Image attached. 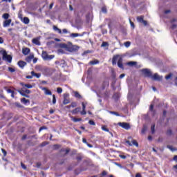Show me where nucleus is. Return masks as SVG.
<instances>
[{"instance_id": "nucleus-34", "label": "nucleus", "mask_w": 177, "mask_h": 177, "mask_svg": "<svg viewBox=\"0 0 177 177\" xmlns=\"http://www.w3.org/2000/svg\"><path fill=\"white\" fill-rule=\"evenodd\" d=\"M151 133H155V124L151 125Z\"/></svg>"}, {"instance_id": "nucleus-10", "label": "nucleus", "mask_w": 177, "mask_h": 177, "mask_svg": "<svg viewBox=\"0 0 177 177\" xmlns=\"http://www.w3.org/2000/svg\"><path fill=\"white\" fill-rule=\"evenodd\" d=\"M11 24H12L11 19H6V21H3V28L8 27Z\"/></svg>"}, {"instance_id": "nucleus-52", "label": "nucleus", "mask_w": 177, "mask_h": 177, "mask_svg": "<svg viewBox=\"0 0 177 177\" xmlns=\"http://www.w3.org/2000/svg\"><path fill=\"white\" fill-rule=\"evenodd\" d=\"M102 11L104 13H106V8H105L104 7L102 8Z\"/></svg>"}, {"instance_id": "nucleus-33", "label": "nucleus", "mask_w": 177, "mask_h": 177, "mask_svg": "<svg viewBox=\"0 0 177 177\" xmlns=\"http://www.w3.org/2000/svg\"><path fill=\"white\" fill-rule=\"evenodd\" d=\"M69 44H61V49H65Z\"/></svg>"}, {"instance_id": "nucleus-43", "label": "nucleus", "mask_w": 177, "mask_h": 177, "mask_svg": "<svg viewBox=\"0 0 177 177\" xmlns=\"http://www.w3.org/2000/svg\"><path fill=\"white\" fill-rule=\"evenodd\" d=\"M64 104H68L69 103V100L68 99L64 100L63 102Z\"/></svg>"}, {"instance_id": "nucleus-37", "label": "nucleus", "mask_w": 177, "mask_h": 177, "mask_svg": "<svg viewBox=\"0 0 177 177\" xmlns=\"http://www.w3.org/2000/svg\"><path fill=\"white\" fill-rule=\"evenodd\" d=\"M53 104H56V97L55 95H53Z\"/></svg>"}, {"instance_id": "nucleus-29", "label": "nucleus", "mask_w": 177, "mask_h": 177, "mask_svg": "<svg viewBox=\"0 0 177 177\" xmlns=\"http://www.w3.org/2000/svg\"><path fill=\"white\" fill-rule=\"evenodd\" d=\"M131 144H132V145L136 146L137 147L139 146V144H138V142L136 140H133Z\"/></svg>"}, {"instance_id": "nucleus-61", "label": "nucleus", "mask_w": 177, "mask_h": 177, "mask_svg": "<svg viewBox=\"0 0 177 177\" xmlns=\"http://www.w3.org/2000/svg\"><path fill=\"white\" fill-rule=\"evenodd\" d=\"M53 7V3H50L49 6V9L51 10Z\"/></svg>"}, {"instance_id": "nucleus-25", "label": "nucleus", "mask_w": 177, "mask_h": 177, "mask_svg": "<svg viewBox=\"0 0 177 177\" xmlns=\"http://www.w3.org/2000/svg\"><path fill=\"white\" fill-rule=\"evenodd\" d=\"M77 37H80V35H79L78 33H72L70 35L71 38H76Z\"/></svg>"}, {"instance_id": "nucleus-54", "label": "nucleus", "mask_w": 177, "mask_h": 177, "mask_svg": "<svg viewBox=\"0 0 177 177\" xmlns=\"http://www.w3.org/2000/svg\"><path fill=\"white\" fill-rule=\"evenodd\" d=\"M62 32H63L64 34H67V33H68L67 29H63V30H62Z\"/></svg>"}, {"instance_id": "nucleus-27", "label": "nucleus", "mask_w": 177, "mask_h": 177, "mask_svg": "<svg viewBox=\"0 0 177 177\" xmlns=\"http://www.w3.org/2000/svg\"><path fill=\"white\" fill-rule=\"evenodd\" d=\"M10 17V15L9 14H7V13H5L2 15V18L7 20Z\"/></svg>"}, {"instance_id": "nucleus-51", "label": "nucleus", "mask_w": 177, "mask_h": 177, "mask_svg": "<svg viewBox=\"0 0 177 177\" xmlns=\"http://www.w3.org/2000/svg\"><path fill=\"white\" fill-rule=\"evenodd\" d=\"M21 168H23L24 169H26V165H24L23 163H21Z\"/></svg>"}, {"instance_id": "nucleus-16", "label": "nucleus", "mask_w": 177, "mask_h": 177, "mask_svg": "<svg viewBox=\"0 0 177 177\" xmlns=\"http://www.w3.org/2000/svg\"><path fill=\"white\" fill-rule=\"evenodd\" d=\"M29 53H30V49H29L28 48H24L23 49V54H24V55H28Z\"/></svg>"}, {"instance_id": "nucleus-1", "label": "nucleus", "mask_w": 177, "mask_h": 177, "mask_svg": "<svg viewBox=\"0 0 177 177\" xmlns=\"http://www.w3.org/2000/svg\"><path fill=\"white\" fill-rule=\"evenodd\" d=\"M122 56L120 55H114L113 58L112 59V64L116 65L118 62V66L121 69H124L123 64H122Z\"/></svg>"}, {"instance_id": "nucleus-58", "label": "nucleus", "mask_w": 177, "mask_h": 177, "mask_svg": "<svg viewBox=\"0 0 177 177\" xmlns=\"http://www.w3.org/2000/svg\"><path fill=\"white\" fill-rule=\"evenodd\" d=\"M49 113H50V114H53V113H55V111H54L53 109H50V110L49 111Z\"/></svg>"}, {"instance_id": "nucleus-39", "label": "nucleus", "mask_w": 177, "mask_h": 177, "mask_svg": "<svg viewBox=\"0 0 177 177\" xmlns=\"http://www.w3.org/2000/svg\"><path fill=\"white\" fill-rule=\"evenodd\" d=\"M167 149H169L171 151H175L176 149L173 148L172 146H167Z\"/></svg>"}, {"instance_id": "nucleus-26", "label": "nucleus", "mask_w": 177, "mask_h": 177, "mask_svg": "<svg viewBox=\"0 0 177 177\" xmlns=\"http://www.w3.org/2000/svg\"><path fill=\"white\" fill-rule=\"evenodd\" d=\"M73 94L75 95V97L77 98L80 99L82 97L81 95L77 91L73 92Z\"/></svg>"}, {"instance_id": "nucleus-55", "label": "nucleus", "mask_w": 177, "mask_h": 177, "mask_svg": "<svg viewBox=\"0 0 177 177\" xmlns=\"http://www.w3.org/2000/svg\"><path fill=\"white\" fill-rule=\"evenodd\" d=\"M119 157H120V158H122L123 159H126L127 158L126 156H124V155H119Z\"/></svg>"}, {"instance_id": "nucleus-44", "label": "nucleus", "mask_w": 177, "mask_h": 177, "mask_svg": "<svg viewBox=\"0 0 177 177\" xmlns=\"http://www.w3.org/2000/svg\"><path fill=\"white\" fill-rule=\"evenodd\" d=\"M125 143H127V146H133V144L130 142V141L129 140H127L125 142Z\"/></svg>"}, {"instance_id": "nucleus-6", "label": "nucleus", "mask_w": 177, "mask_h": 177, "mask_svg": "<svg viewBox=\"0 0 177 177\" xmlns=\"http://www.w3.org/2000/svg\"><path fill=\"white\" fill-rule=\"evenodd\" d=\"M86 105H87V103H84V102L82 103V111H80V115H86Z\"/></svg>"}, {"instance_id": "nucleus-47", "label": "nucleus", "mask_w": 177, "mask_h": 177, "mask_svg": "<svg viewBox=\"0 0 177 177\" xmlns=\"http://www.w3.org/2000/svg\"><path fill=\"white\" fill-rule=\"evenodd\" d=\"M88 123H89L90 125H95V124L94 121H92V120H89Z\"/></svg>"}, {"instance_id": "nucleus-56", "label": "nucleus", "mask_w": 177, "mask_h": 177, "mask_svg": "<svg viewBox=\"0 0 177 177\" xmlns=\"http://www.w3.org/2000/svg\"><path fill=\"white\" fill-rule=\"evenodd\" d=\"M130 24L133 28H134V24L132 22V21L130 19Z\"/></svg>"}, {"instance_id": "nucleus-53", "label": "nucleus", "mask_w": 177, "mask_h": 177, "mask_svg": "<svg viewBox=\"0 0 177 177\" xmlns=\"http://www.w3.org/2000/svg\"><path fill=\"white\" fill-rule=\"evenodd\" d=\"M33 64H36L37 62H38V59L37 58H33Z\"/></svg>"}, {"instance_id": "nucleus-64", "label": "nucleus", "mask_w": 177, "mask_h": 177, "mask_svg": "<svg viewBox=\"0 0 177 177\" xmlns=\"http://www.w3.org/2000/svg\"><path fill=\"white\" fill-rule=\"evenodd\" d=\"M136 177H142L140 174H136Z\"/></svg>"}, {"instance_id": "nucleus-31", "label": "nucleus", "mask_w": 177, "mask_h": 177, "mask_svg": "<svg viewBox=\"0 0 177 177\" xmlns=\"http://www.w3.org/2000/svg\"><path fill=\"white\" fill-rule=\"evenodd\" d=\"M70 106L73 108L77 107V102H72V103H71Z\"/></svg>"}, {"instance_id": "nucleus-14", "label": "nucleus", "mask_w": 177, "mask_h": 177, "mask_svg": "<svg viewBox=\"0 0 177 177\" xmlns=\"http://www.w3.org/2000/svg\"><path fill=\"white\" fill-rule=\"evenodd\" d=\"M66 50L64 48H59L57 50V53L59 55L66 54Z\"/></svg>"}, {"instance_id": "nucleus-3", "label": "nucleus", "mask_w": 177, "mask_h": 177, "mask_svg": "<svg viewBox=\"0 0 177 177\" xmlns=\"http://www.w3.org/2000/svg\"><path fill=\"white\" fill-rule=\"evenodd\" d=\"M79 47L77 46H73L72 44H69L68 46L66 47V48H64V50L66 52H75L78 50Z\"/></svg>"}, {"instance_id": "nucleus-15", "label": "nucleus", "mask_w": 177, "mask_h": 177, "mask_svg": "<svg viewBox=\"0 0 177 177\" xmlns=\"http://www.w3.org/2000/svg\"><path fill=\"white\" fill-rule=\"evenodd\" d=\"M34 59V55H30L28 57L25 59V60L28 62H32V60Z\"/></svg>"}, {"instance_id": "nucleus-59", "label": "nucleus", "mask_w": 177, "mask_h": 177, "mask_svg": "<svg viewBox=\"0 0 177 177\" xmlns=\"http://www.w3.org/2000/svg\"><path fill=\"white\" fill-rule=\"evenodd\" d=\"M0 44H3V39L0 37Z\"/></svg>"}, {"instance_id": "nucleus-38", "label": "nucleus", "mask_w": 177, "mask_h": 177, "mask_svg": "<svg viewBox=\"0 0 177 177\" xmlns=\"http://www.w3.org/2000/svg\"><path fill=\"white\" fill-rule=\"evenodd\" d=\"M57 93L61 94L62 93V88H57Z\"/></svg>"}, {"instance_id": "nucleus-20", "label": "nucleus", "mask_w": 177, "mask_h": 177, "mask_svg": "<svg viewBox=\"0 0 177 177\" xmlns=\"http://www.w3.org/2000/svg\"><path fill=\"white\" fill-rule=\"evenodd\" d=\"M54 31H57V33L62 34V30L60 28H59L57 26H53V27Z\"/></svg>"}, {"instance_id": "nucleus-50", "label": "nucleus", "mask_w": 177, "mask_h": 177, "mask_svg": "<svg viewBox=\"0 0 177 177\" xmlns=\"http://www.w3.org/2000/svg\"><path fill=\"white\" fill-rule=\"evenodd\" d=\"M7 92H8V93H11V94L14 93V91L12 90H10V89H8Z\"/></svg>"}, {"instance_id": "nucleus-32", "label": "nucleus", "mask_w": 177, "mask_h": 177, "mask_svg": "<svg viewBox=\"0 0 177 177\" xmlns=\"http://www.w3.org/2000/svg\"><path fill=\"white\" fill-rule=\"evenodd\" d=\"M124 45L125 47L129 48L131 46V42L130 41L124 42Z\"/></svg>"}, {"instance_id": "nucleus-60", "label": "nucleus", "mask_w": 177, "mask_h": 177, "mask_svg": "<svg viewBox=\"0 0 177 177\" xmlns=\"http://www.w3.org/2000/svg\"><path fill=\"white\" fill-rule=\"evenodd\" d=\"M2 153L4 154V156H6V151L4 149H2Z\"/></svg>"}, {"instance_id": "nucleus-12", "label": "nucleus", "mask_w": 177, "mask_h": 177, "mask_svg": "<svg viewBox=\"0 0 177 177\" xmlns=\"http://www.w3.org/2000/svg\"><path fill=\"white\" fill-rule=\"evenodd\" d=\"M21 22H23L24 24H30V19L28 17H24L23 19L20 20Z\"/></svg>"}, {"instance_id": "nucleus-23", "label": "nucleus", "mask_w": 177, "mask_h": 177, "mask_svg": "<svg viewBox=\"0 0 177 177\" xmlns=\"http://www.w3.org/2000/svg\"><path fill=\"white\" fill-rule=\"evenodd\" d=\"M71 120H72L73 122H80L82 120V119L81 118L77 119V118L71 116Z\"/></svg>"}, {"instance_id": "nucleus-30", "label": "nucleus", "mask_w": 177, "mask_h": 177, "mask_svg": "<svg viewBox=\"0 0 177 177\" xmlns=\"http://www.w3.org/2000/svg\"><path fill=\"white\" fill-rule=\"evenodd\" d=\"M146 131H147V127L144 126L143 129H142L141 133L142 134H145Z\"/></svg>"}, {"instance_id": "nucleus-18", "label": "nucleus", "mask_w": 177, "mask_h": 177, "mask_svg": "<svg viewBox=\"0 0 177 177\" xmlns=\"http://www.w3.org/2000/svg\"><path fill=\"white\" fill-rule=\"evenodd\" d=\"M31 75H32V77H36L37 78H39L41 76L40 73H36L34 71H31Z\"/></svg>"}, {"instance_id": "nucleus-13", "label": "nucleus", "mask_w": 177, "mask_h": 177, "mask_svg": "<svg viewBox=\"0 0 177 177\" xmlns=\"http://www.w3.org/2000/svg\"><path fill=\"white\" fill-rule=\"evenodd\" d=\"M18 66L21 68H24V67L26 66V62H24L23 61H20V62H18Z\"/></svg>"}, {"instance_id": "nucleus-63", "label": "nucleus", "mask_w": 177, "mask_h": 177, "mask_svg": "<svg viewBox=\"0 0 177 177\" xmlns=\"http://www.w3.org/2000/svg\"><path fill=\"white\" fill-rule=\"evenodd\" d=\"M169 12H170V10H169L165 11V13H166V14H168V13H169Z\"/></svg>"}, {"instance_id": "nucleus-46", "label": "nucleus", "mask_w": 177, "mask_h": 177, "mask_svg": "<svg viewBox=\"0 0 177 177\" xmlns=\"http://www.w3.org/2000/svg\"><path fill=\"white\" fill-rule=\"evenodd\" d=\"M18 19H19L20 20H21V19H23L24 18H23V15H22V14H18Z\"/></svg>"}, {"instance_id": "nucleus-22", "label": "nucleus", "mask_w": 177, "mask_h": 177, "mask_svg": "<svg viewBox=\"0 0 177 177\" xmlns=\"http://www.w3.org/2000/svg\"><path fill=\"white\" fill-rule=\"evenodd\" d=\"M21 86L26 87L27 88H29V89L32 88V86L29 84H24V83H21Z\"/></svg>"}, {"instance_id": "nucleus-35", "label": "nucleus", "mask_w": 177, "mask_h": 177, "mask_svg": "<svg viewBox=\"0 0 177 177\" xmlns=\"http://www.w3.org/2000/svg\"><path fill=\"white\" fill-rule=\"evenodd\" d=\"M102 130L106 132H109V129L106 128V126H102Z\"/></svg>"}, {"instance_id": "nucleus-49", "label": "nucleus", "mask_w": 177, "mask_h": 177, "mask_svg": "<svg viewBox=\"0 0 177 177\" xmlns=\"http://www.w3.org/2000/svg\"><path fill=\"white\" fill-rule=\"evenodd\" d=\"M32 77H33L32 75H27V76H26V78H27L28 80L32 79Z\"/></svg>"}, {"instance_id": "nucleus-19", "label": "nucleus", "mask_w": 177, "mask_h": 177, "mask_svg": "<svg viewBox=\"0 0 177 177\" xmlns=\"http://www.w3.org/2000/svg\"><path fill=\"white\" fill-rule=\"evenodd\" d=\"M127 66H129L133 67V66H136L137 62H127Z\"/></svg>"}, {"instance_id": "nucleus-36", "label": "nucleus", "mask_w": 177, "mask_h": 177, "mask_svg": "<svg viewBox=\"0 0 177 177\" xmlns=\"http://www.w3.org/2000/svg\"><path fill=\"white\" fill-rule=\"evenodd\" d=\"M172 76V73H170L169 75H167L166 77H165V78H166V80H170Z\"/></svg>"}, {"instance_id": "nucleus-21", "label": "nucleus", "mask_w": 177, "mask_h": 177, "mask_svg": "<svg viewBox=\"0 0 177 177\" xmlns=\"http://www.w3.org/2000/svg\"><path fill=\"white\" fill-rule=\"evenodd\" d=\"M79 112H80V108H75L74 110L72 111V113L73 115L77 114Z\"/></svg>"}, {"instance_id": "nucleus-62", "label": "nucleus", "mask_w": 177, "mask_h": 177, "mask_svg": "<svg viewBox=\"0 0 177 177\" xmlns=\"http://www.w3.org/2000/svg\"><path fill=\"white\" fill-rule=\"evenodd\" d=\"M174 160H175V161L177 162V156H176L174 157Z\"/></svg>"}, {"instance_id": "nucleus-57", "label": "nucleus", "mask_w": 177, "mask_h": 177, "mask_svg": "<svg viewBox=\"0 0 177 177\" xmlns=\"http://www.w3.org/2000/svg\"><path fill=\"white\" fill-rule=\"evenodd\" d=\"M124 76H125L124 74H121L120 76H119V78L123 79Z\"/></svg>"}, {"instance_id": "nucleus-48", "label": "nucleus", "mask_w": 177, "mask_h": 177, "mask_svg": "<svg viewBox=\"0 0 177 177\" xmlns=\"http://www.w3.org/2000/svg\"><path fill=\"white\" fill-rule=\"evenodd\" d=\"M8 71L13 73L15 72V69L13 68H8Z\"/></svg>"}, {"instance_id": "nucleus-7", "label": "nucleus", "mask_w": 177, "mask_h": 177, "mask_svg": "<svg viewBox=\"0 0 177 177\" xmlns=\"http://www.w3.org/2000/svg\"><path fill=\"white\" fill-rule=\"evenodd\" d=\"M141 72H142V74H143V75L145 77H151V72H150L149 70L148 69H143V70H141Z\"/></svg>"}, {"instance_id": "nucleus-2", "label": "nucleus", "mask_w": 177, "mask_h": 177, "mask_svg": "<svg viewBox=\"0 0 177 177\" xmlns=\"http://www.w3.org/2000/svg\"><path fill=\"white\" fill-rule=\"evenodd\" d=\"M41 57L44 61H50L53 58H55V55H48V53L46 51L42 52Z\"/></svg>"}, {"instance_id": "nucleus-24", "label": "nucleus", "mask_w": 177, "mask_h": 177, "mask_svg": "<svg viewBox=\"0 0 177 177\" xmlns=\"http://www.w3.org/2000/svg\"><path fill=\"white\" fill-rule=\"evenodd\" d=\"M21 102L24 104H27L28 103H30V101L26 98H21Z\"/></svg>"}, {"instance_id": "nucleus-41", "label": "nucleus", "mask_w": 177, "mask_h": 177, "mask_svg": "<svg viewBox=\"0 0 177 177\" xmlns=\"http://www.w3.org/2000/svg\"><path fill=\"white\" fill-rule=\"evenodd\" d=\"M102 47H106L108 46V43L107 42H102V44L101 45Z\"/></svg>"}, {"instance_id": "nucleus-40", "label": "nucleus", "mask_w": 177, "mask_h": 177, "mask_svg": "<svg viewBox=\"0 0 177 177\" xmlns=\"http://www.w3.org/2000/svg\"><path fill=\"white\" fill-rule=\"evenodd\" d=\"M18 92H19L20 95H23L24 97H28V96H27L25 93H24L23 91L19 90L18 91Z\"/></svg>"}, {"instance_id": "nucleus-4", "label": "nucleus", "mask_w": 177, "mask_h": 177, "mask_svg": "<svg viewBox=\"0 0 177 177\" xmlns=\"http://www.w3.org/2000/svg\"><path fill=\"white\" fill-rule=\"evenodd\" d=\"M3 55V60H5L6 62H12V56H10V55H7V53L6 51L3 52V53H2Z\"/></svg>"}, {"instance_id": "nucleus-5", "label": "nucleus", "mask_w": 177, "mask_h": 177, "mask_svg": "<svg viewBox=\"0 0 177 177\" xmlns=\"http://www.w3.org/2000/svg\"><path fill=\"white\" fill-rule=\"evenodd\" d=\"M118 125H119L122 128H124L126 130H129L130 129L129 124L127 122H118Z\"/></svg>"}, {"instance_id": "nucleus-11", "label": "nucleus", "mask_w": 177, "mask_h": 177, "mask_svg": "<svg viewBox=\"0 0 177 177\" xmlns=\"http://www.w3.org/2000/svg\"><path fill=\"white\" fill-rule=\"evenodd\" d=\"M42 90L44 92V95H52V92L50 90H48L47 88H42Z\"/></svg>"}, {"instance_id": "nucleus-9", "label": "nucleus", "mask_w": 177, "mask_h": 177, "mask_svg": "<svg viewBox=\"0 0 177 177\" xmlns=\"http://www.w3.org/2000/svg\"><path fill=\"white\" fill-rule=\"evenodd\" d=\"M137 21L140 24H143L144 26H147V22L144 20V17H142V16L137 17Z\"/></svg>"}, {"instance_id": "nucleus-45", "label": "nucleus", "mask_w": 177, "mask_h": 177, "mask_svg": "<svg viewBox=\"0 0 177 177\" xmlns=\"http://www.w3.org/2000/svg\"><path fill=\"white\" fill-rule=\"evenodd\" d=\"M109 113H111V114H113V115H115L120 116V115H119L117 112L111 111V112H109Z\"/></svg>"}, {"instance_id": "nucleus-8", "label": "nucleus", "mask_w": 177, "mask_h": 177, "mask_svg": "<svg viewBox=\"0 0 177 177\" xmlns=\"http://www.w3.org/2000/svg\"><path fill=\"white\" fill-rule=\"evenodd\" d=\"M151 80H154L155 81H161L162 79V76H160L158 74L155 73L153 75H151Z\"/></svg>"}, {"instance_id": "nucleus-28", "label": "nucleus", "mask_w": 177, "mask_h": 177, "mask_svg": "<svg viewBox=\"0 0 177 177\" xmlns=\"http://www.w3.org/2000/svg\"><path fill=\"white\" fill-rule=\"evenodd\" d=\"M98 63H99L98 60L95 59V60L90 62L89 64L95 65V64H98Z\"/></svg>"}, {"instance_id": "nucleus-42", "label": "nucleus", "mask_w": 177, "mask_h": 177, "mask_svg": "<svg viewBox=\"0 0 177 177\" xmlns=\"http://www.w3.org/2000/svg\"><path fill=\"white\" fill-rule=\"evenodd\" d=\"M21 92H25V93H26V94H30V90H21Z\"/></svg>"}, {"instance_id": "nucleus-17", "label": "nucleus", "mask_w": 177, "mask_h": 177, "mask_svg": "<svg viewBox=\"0 0 177 177\" xmlns=\"http://www.w3.org/2000/svg\"><path fill=\"white\" fill-rule=\"evenodd\" d=\"M32 43L36 44L37 46H40L39 39L38 38H35L32 39Z\"/></svg>"}]
</instances>
